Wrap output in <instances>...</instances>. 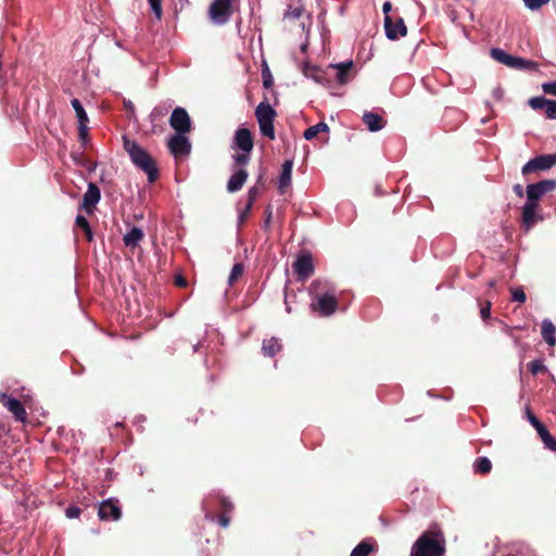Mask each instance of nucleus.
Wrapping results in <instances>:
<instances>
[{"label":"nucleus","instance_id":"obj_1","mask_svg":"<svg viewBox=\"0 0 556 556\" xmlns=\"http://www.w3.org/2000/svg\"><path fill=\"white\" fill-rule=\"evenodd\" d=\"M311 308L321 316H330L338 308L336 288L327 280H315L309 287Z\"/></svg>","mask_w":556,"mask_h":556},{"label":"nucleus","instance_id":"obj_2","mask_svg":"<svg viewBox=\"0 0 556 556\" xmlns=\"http://www.w3.org/2000/svg\"><path fill=\"white\" fill-rule=\"evenodd\" d=\"M556 189V180L547 179L541 180L536 184L527 186V202L522 206V224L526 230L534 225L539 219L536 216V208L539 206L540 199Z\"/></svg>","mask_w":556,"mask_h":556},{"label":"nucleus","instance_id":"obj_3","mask_svg":"<svg viewBox=\"0 0 556 556\" xmlns=\"http://www.w3.org/2000/svg\"><path fill=\"white\" fill-rule=\"evenodd\" d=\"M445 539L437 527L425 531L413 544L410 556H444Z\"/></svg>","mask_w":556,"mask_h":556},{"label":"nucleus","instance_id":"obj_4","mask_svg":"<svg viewBox=\"0 0 556 556\" xmlns=\"http://www.w3.org/2000/svg\"><path fill=\"white\" fill-rule=\"evenodd\" d=\"M124 149L128 153L131 162L142 169L150 182L156 180L159 170L152 156L136 141L124 138Z\"/></svg>","mask_w":556,"mask_h":556},{"label":"nucleus","instance_id":"obj_5","mask_svg":"<svg viewBox=\"0 0 556 556\" xmlns=\"http://www.w3.org/2000/svg\"><path fill=\"white\" fill-rule=\"evenodd\" d=\"M255 116L263 136L275 139L274 119L276 111L268 102H261L255 109Z\"/></svg>","mask_w":556,"mask_h":556},{"label":"nucleus","instance_id":"obj_6","mask_svg":"<svg viewBox=\"0 0 556 556\" xmlns=\"http://www.w3.org/2000/svg\"><path fill=\"white\" fill-rule=\"evenodd\" d=\"M283 22L291 31H299L298 28L307 35L311 31V16L305 14L303 7H290L285 14Z\"/></svg>","mask_w":556,"mask_h":556},{"label":"nucleus","instance_id":"obj_7","mask_svg":"<svg viewBox=\"0 0 556 556\" xmlns=\"http://www.w3.org/2000/svg\"><path fill=\"white\" fill-rule=\"evenodd\" d=\"M491 55L497 62L505 64L511 68L529 70L535 66L534 63L527 61L522 58L510 55L498 48H493L491 50Z\"/></svg>","mask_w":556,"mask_h":556},{"label":"nucleus","instance_id":"obj_8","mask_svg":"<svg viewBox=\"0 0 556 556\" xmlns=\"http://www.w3.org/2000/svg\"><path fill=\"white\" fill-rule=\"evenodd\" d=\"M169 125L177 134H187L191 129V121L187 111L182 108H176L169 118Z\"/></svg>","mask_w":556,"mask_h":556},{"label":"nucleus","instance_id":"obj_9","mask_svg":"<svg viewBox=\"0 0 556 556\" xmlns=\"http://www.w3.org/2000/svg\"><path fill=\"white\" fill-rule=\"evenodd\" d=\"M556 164V154L541 155L530 160L522 166V174L527 175L536 170H545Z\"/></svg>","mask_w":556,"mask_h":556},{"label":"nucleus","instance_id":"obj_10","mask_svg":"<svg viewBox=\"0 0 556 556\" xmlns=\"http://www.w3.org/2000/svg\"><path fill=\"white\" fill-rule=\"evenodd\" d=\"M232 0H214L210 5V16L217 23H225L231 15Z\"/></svg>","mask_w":556,"mask_h":556},{"label":"nucleus","instance_id":"obj_11","mask_svg":"<svg viewBox=\"0 0 556 556\" xmlns=\"http://www.w3.org/2000/svg\"><path fill=\"white\" fill-rule=\"evenodd\" d=\"M168 149L176 157L189 154L191 146L186 134L174 135L168 140Z\"/></svg>","mask_w":556,"mask_h":556},{"label":"nucleus","instance_id":"obj_12","mask_svg":"<svg viewBox=\"0 0 556 556\" xmlns=\"http://www.w3.org/2000/svg\"><path fill=\"white\" fill-rule=\"evenodd\" d=\"M529 105L533 110H543L545 116L549 119H556V101L544 97H534L529 100Z\"/></svg>","mask_w":556,"mask_h":556},{"label":"nucleus","instance_id":"obj_13","mask_svg":"<svg viewBox=\"0 0 556 556\" xmlns=\"http://www.w3.org/2000/svg\"><path fill=\"white\" fill-rule=\"evenodd\" d=\"M293 269L299 279H307L314 271L312 256L309 254L300 255L293 264Z\"/></svg>","mask_w":556,"mask_h":556},{"label":"nucleus","instance_id":"obj_14","mask_svg":"<svg viewBox=\"0 0 556 556\" xmlns=\"http://www.w3.org/2000/svg\"><path fill=\"white\" fill-rule=\"evenodd\" d=\"M0 402L13 414L16 420L22 422L26 420V410L18 400L8 396L5 393H1Z\"/></svg>","mask_w":556,"mask_h":556},{"label":"nucleus","instance_id":"obj_15","mask_svg":"<svg viewBox=\"0 0 556 556\" xmlns=\"http://www.w3.org/2000/svg\"><path fill=\"white\" fill-rule=\"evenodd\" d=\"M98 514L102 520H118L122 515L117 502L113 500L103 501L99 506Z\"/></svg>","mask_w":556,"mask_h":556},{"label":"nucleus","instance_id":"obj_16","mask_svg":"<svg viewBox=\"0 0 556 556\" xmlns=\"http://www.w3.org/2000/svg\"><path fill=\"white\" fill-rule=\"evenodd\" d=\"M235 144L242 152L250 153L253 149L251 131L247 128H239L236 131Z\"/></svg>","mask_w":556,"mask_h":556},{"label":"nucleus","instance_id":"obj_17","mask_svg":"<svg viewBox=\"0 0 556 556\" xmlns=\"http://www.w3.org/2000/svg\"><path fill=\"white\" fill-rule=\"evenodd\" d=\"M247 178L248 172L244 168L236 169L228 180L227 190L229 192H236L240 190L247 181Z\"/></svg>","mask_w":556,"mask_h":556},{"label":"nucleus","instance_id":"obj_18","mask_svg":"<svg viewBox=\"0 0 556 556\" xmlns=\"http://www.w3.org/2000/svg\"><path fill=\"white\" fill-rule=\"evenodd\" d=\"M292 167H293L292 161L288 160L282 164L281 174L279 177V186H278L280 193H285L286 189L289 188L291 185Z\"/></svg>","mask_w":556,"mask_h":556},{"label":"nucleus","instance_id":"obj_19","mask_svg":"<svg viewBox=\"0 0 556 556\" xmlns=\"http://www.w3.org/2000/svg\"><path fill=\"white\" fill-rule=\"evenodd\" d=\"M363 121L370 131H379L386 126V121L382 116L372 112L364 113Z\"/></svg>","mask_w":556,"mask_h":556},{"label":"nucleus","instance_id":"obj_20","mask_svg":"<svg viewBox=\"0 0 556 556\" xmlns=\"http://www.w3.org/2000/svg\"><path fill=\"white\" fill-rule=\"evenodd\" d=\"M100 201V190L94 184H89L84 194L83 205L86 210H90Z\"/></svg>","mask_w":556,"mask_h":556},{"label":"nucleus","instance_id":"obj_21","mask_svg":"<svg viewBox=\"0 0 556 556\" xmlns=\"http://www.w3.org/2000/svg\"><path fill=\"white\" fill-rule=\"evenodd\" d=\"M541 333L544 341L549 345L556 344V327L549 319H544L541 326Z\"/></svg>","mask_w":556,"mask_h":556},{"label":"nucleus","instance_id":"obj_22","mask_svg":"<svg viewBox=\"0 0 556 556\" xmlns=\"http://www.w3.org/2000/svg\"><path fill=\"white\" fill-rule=\"evenodd\" d=\"M142 239L143 232L138 227H132L123 238L125 245L129 248H136Z\"/></svg>","mask_w":556,"mask_h":556},{"label":"nucleus","instance_id":"obj_23","mask_svg":"<svg viewBox=\"0 0 556 556\" xmlns=\"http://www.w3.org/2000/svg\"><path fill=\"white\" fill-rule=\"evenodd\" d=\"M352 65L353 63L351 61L331 65V67L337 71L336 79L341 85L346 84L349 81V71L351 70Z\"/></svg>","mask_w":556,"mask_h":556},{"label":"nucleus","instance_id":"obj_24","mask_svg":"<svg viewBox=\"0 0 556 556\" xmlns=\"http://www.w3.org/2000/svg\"><path fill=\"white\" fill-rule=\"evenodd\" d=\"M301 70L305 77L311 78V79L315 80L316 83H320V84L323 83L324 72L320 68H318L314 65H311L307 62H304L302 64Z\"/></svg>","mask_w":556,"mask_h":556},{"label":"nucleus","instance_id":"obj_25","mask_svg":"<svg viewBox=\"0 0 556 556\" xmlns=\"http://www.w3.org/2000/svg\"><path fill=\"white\" fill-rule=\"evenodd\" d=\"M263 353L266 356H274L281 350V344L276 338H270L263 341Z\"/></svg>","mask_w":556,"mask_h":556},{"label":"nucleus","instance_id":"obj_26","mask_svg":"<svg viewBox=\"0 0 556 556\" xmlns=\"http://www.w3.org/2000/svg\"><path fill=\"white\" fill-rule=\"evenodd\" d=\"M329 131V127L326 123L324 122H319L317 123L316 125L314 126H311L308 127L305 131H304V138L306 140H312L314 139L318 134L320 132H328Z\"/></svg>","mask_w":556,"mask_h":556},{"label":"nucleus","instance_id":"obj_27","mask_svg":"<svg viewBox=\"0 0 556 556\" xmlns=\"http://www.w3.org/2000/svg\"><path fill=\"white\" fill-rule=\"evenodd\" d=\"M392 9L391 2L387 1L382 5V11L384 13V29L386 35H396L393 30V20L392 16L389 15V12Z\"/></svg>","mask_w":556,"mask_h":556},{"label":"nucleus","instance_id":"obj_28","mask_svg":"<svg viewBox=\"0 0 556 556\" xmlns=\"http://www.w3.org/2000/svg\"><path fill=\"white\" fill-rule=\"evenodd\" d=\"M71 104L75 110L78 124H88V115L78 99H72Z\"/></svg>","mask_w":556,"mask_h":556},{"label":"nucleus","instance_id":"obj_29","mask_svg":"<svg viewBox=\"0 0 556 556\" xmlns=\"http://www.w3.org/2000/svg\"><path fill=\"white\" fill-rule=\"evenodd\" d=\"M492 464L488 457H479L473 464V469L479 473H488L491 471Z\"/></svg>","mask_w":556,"mask_h":556},{"label":"nucleus","instance_id":"obj_30","mask_svg":"<svg viewBox=\"0 0 556 556\" xmlns=\"http://www.w3.org/2000/svg\"><path fill=\"white\" fill-rule=\"evenodd\" d=\"M372 549L374 547L369 542L363 541L352 551L350 556H368Z\"/></svg>","mask_w":556,"mask_h":556},{"label":"nucleus","instance_id":"obj_31","mask_svg":"<svg viewBox=\"0 0 556 556\" xmlns=\"http://www.w3.org/2000/svg\"><path fill=\"white\" fill-rule=\"evenodd\" d=\"M76 226L84 230L88 241L92 240V232L89 223L84 216L78 215L76 217Z\"/></svg>","mask_w":556,"mask_h":556},{"label":"nucleus","instance_id":"obj_32","mask_svg":"<svg viewBox=\"0 0 556 556\" xmlns=\"http://www.w3.org/2000/svg\"><path fill=\"white\" fill-rule=\"evenodd\" d=\"M243 270H244V267L242 264H240V263L235 264L231 268V271H230V275L228 278V283L230 286L233 285L238 280V278L242 276Z\"/></svg>","mask_w":556,"mask_h":556},{"label":"nucleus","instance_id":"obj_33","mask_svg":"<svg viewBox=\"0 0 556 556\" xmlns=\"http://www.w3.org/2000/svg\"><path fill=\"white\" fill-rule=\"evenodd\" d=\"M393 30L396 35L407 34V28L402 17H396L395 21H393Z\"/></svg>","mask_w":556,"mask_h":556},{"label":"nucleus","instance_id":"obj_34","mask_svg":"<svg viewBox=\"0 0 556 556\" xmlns=\"http://www.w3.org/2000/svg\"><path fill=\"white\" fill-rule=\"evenodd\" d=\"M152 12L157 18L162 16V0H148Z\"/></svg>","mask_w":556,"mask_h":556},{"label":"nucleus","instance_id":"obj_35","mask_svg":"<svg viewBox=\"0 0 556 556\" xmlns=\"http://www.w3.org/2000/svg\"><path fill=\"white\" fill-rule=\"evenodd\" d=\"M513 300L519 303L526 302V293L522 288H516L511 291Z\"/></svg>","mask_w":556,"mask_h":556},{"label":"nucleus","instance_id":"obj_36","mask_svg":"<svg viewBox=\"0 0 556 556\" xmlns=\"http://www.w3.org/2000/svg\"><path fill=\"white\" fill-rule=\"evenodd\" d=\"M542 90L546 94L556 97V80L542 84Z\"/></svg>","mask_w":556,"mask_h":556},{"label":"nucleus","instance_id":"obj_37","mask_svg":"<svg viewBox=\"0 0 556 556\" xmlns=\"http://www.w3.org/2000/svg\"><path fill=\"white\" fill-rule=\"evenodd\" d=\"M545 445L546 448L556 452V439L547 433V437H544L541 439Z\"/></svg>","mask_w":556,"mask_h":556},{"label":"nucleus","instance_id":"obj_38","mask_svg":"<svg viewBox=\"0 0 556 556\" xmlns=\"http://www.w3.org/2000/svg\"><path fill=\"white\" fill-rule=\"evenodd\" d=\"M250 153L243 152L242 154H237L233 156L236 164L239 166V168H242V166L247 165L250 160Z\"/></svg>","mask_w":556,"mask_h":556},{"label":"nucleus","instance_id":"obj_39","mask_svg":"<svg viewBox=\"0 0 556 556\" xmlns=\"http://www.w3.org/2000/svg\"><path fill=\"white\" fill-rule=\"evenodd\" d=\"M549 0H523L526 7L531 10L540 9L543 4L547 3Z\"/></svg>","mask_w":556,"mask_h":556},{"label":"nucleus","instance_id":"obj_40","mask_svg":"<svg viewBox=\"0 0 556 556\" xmlns=\"http://www.w3.org/2000/svg\"><path fill=\"white\" fill-rule=\"evenodd\" d=\"M78 136L83 143L88 139V124H78Z\"/></svg>","mask_w":556,"mask_h":556},{"label":"nucleus","instance_id":"obj_41","mask_svg":"<svg viewBox=\"0 0 556 556\" xmlns=\"http://www.w3.org/2000/svg\"><path fill=\"white\" fill-rule=\"evenodd\" d=\"M257 195H258V189L256 187H252L248 192L247 203L249 204V206H253Z\"/></svg>","mask_w":556,"mask_h":556},{"label":"nucleus","instance_id":"obj_42","mask_svg":"<svg viewBox=\"0 0 556 556\" xmlns=\"http://www.w3.org/2000/svg\"><path fill=\"white\" fill-rule=\"evenodd\" d=\"M529 368H530V371L533 375H536V374L541 372L542 370H544L545 367L542 364V362L533 361V362L530 363Z\"/></svg>","mask_w":556,"mask_h":556},{"label":"nucleus","instance_id":"obj_43","mask_svg":"<svg viewBox=\"0 0 556 556\" xmlns=\"http://www.w3.org/2000/svg\"><path fill=\"white\" fill-rule=\"evenodd\" d=\"M252 206H249L248 203H245V206L244 208H242L240 212H239V223L242 224L244 223V220L248 218L249 214H250V211H251Z\"/></svg>","mask_w":556,"mask_h":556},{"label":"nucleus","instance_id":"obj_44","mask_svg":"<svg viewBox=\"0 0 556 556\" xmlns=\"http://www.w3.org/2000/svg\"><path fill=\"white\" fill-rule=\"evenodd\" d=\"M80 514V509L77 506H70L66 509V516L68 518H76Z\"/></svg>","mask_w":556,"mask_h":556},{"label":"nucleus","instance_id":"obj_45","mask_svg":"<svg viewBox=\"0 0 556 556\" xmlns=\"http://www.w3.org/2000/svg\"><path fill=\"white\" fill-rule=\"evenodd\" d=\"M527 416H528V420L530 421V424L536 428L538 426H540L542 422L530 412V409L528 408L527 409Z\"/></svg>","mask_w":556,"mask_h":556},{"label":"nucleus","instance_id":"obj_46","mask_svg":"<svg viewBox=\"0 0 556 556\" xmlns=\"http://www.w3.org/2000/svg\"><path fill=\"white\" fill-rule=\"evenodd\" d=\"M490 312H491V304L488 303L485 306L481 307V311H480L481 317L483 319L489 318L490 317Z\"/></svg>","mask_w":556,"mask_h":556},{"label":"nucleus","instance_id":"obj_47","mask_svg":"<svg viewBox=\"0 0 556 556\" xmlns=\"http://www.w3.org/2000/svg\"><path fill=\"white\" fill-rule=\"evenodd\" d=\"M535 430L538 431V434L540 435L541 439L544 437H547L548 430L546 429V427L543 424L538 426L535 428Z\"/></svg>","mask_w":556,"mask_h":556},{"label":"nucleus","instance_id":"obj_48","mask_svg":"<svg viewBox=\"0 0 556 556\" xmlns=\"http://www.w3.org/2000/svg\"><path fill=\"white\" fill-rule=\"evenodd\" d=\"M165 113H166V112H165V111H163L162 109L155 108V109L152 111V113H151V117H152L153 119H155V118H157V117L163 116Z\"/></svg>","mask_w":556,"mask_h":556},{"label":"nucleus","instance_id":"obj_49","mask_svg":"<svg viewBox=\"0 0 556 556\" xmlns=\"http://www.w3.org/2000/svg\"><path fill=\"white\" fill-rule=\"evenodd\" d=\"M218 522H219V525H220L222 527L227 528V527L229 526L230 520H229V518H228V517H226L225 515H222V516H219V518H218Z\"/></svg>","mask_w":556,"mask_h":556},{"label":"nucleus","instance_id":"obj_50","mask_svg":"<svg viewBox=\"0 0 556 556\" xmlns=\"http://www.w3.org/2000/svg\"><path fill=\"white\" fill-rule=\"evenodd\" d=\"M220 505L225 510H230L232 507L231 503L226 498L220 500Z\"/></svg>","mask_w":556,"mask_h":556},{"label":"nucleus","instance_id":"obj_51","mask_svg":"<svg viewBox=\"0 0 556 556\" xmlns=\"http://www.w3.org/2000/svg\"><path fill=\"white\" fill-rule=\"evenodd\" d=\"M514 191L515 193L519 197V198H522L523 197V187L521 185H516L514 187Z\"/></svg>","mask_w":556,"mask_h":556},{"label":"nucleus","instance_id":"obj_52","mask_svg":"<svg viewBox=\"0 0 556 556\" xmlns=\"http://www.w3.org/2000/svg\"><path fill=\"white\" fill-rule=\"evenodd\" d=\"M176 285L179 286V287L185 286L186 285L185 279L182 277H177L176 278Z\"/></svg>","mask_w":556,"mask_h":556},{"label":"nucleus","instance_id":"obj_53","mask_svg":"<svg viewBox=\"0 0 556 556\" xmlns=\"http://www.w3.org/2000/svg\"><path fill=\"white\" fill-rule=\"evenodd\" d=\"M307 45H308V43H307V41H306V42H304V43H301V50H302V52H305V51H306Z\"/></svg>","mask_w":556,"mask_h":556},{"label":"nucleus","instance_id":"obj_54","mask_svg":"<svg viewBox=\"0 0 556 556\" xmlns=\"http://www.w3.org/2000/svg\"><path fill=\"white\" fill-rule=\"evenodd\" d=\"M205 517H206L207 519H211V520H213V519H214L213 515H212V514H210L208 511H206Z\"/></svg>","mask_w":556,"mask_h":556},{"label":"nucleus","instance_id":"obj_55","mask_svg":"<svg viewBox=\"0 0 556 556\" xmlns=\"http://www.w3.org/2000/svg\"><path fill=\"white\" fill-rule=\"evenodd\" d=\"M269 84H270L269 79H264L265 87H269Z\"/></svg>","mask_w":556,"mask_h":556},{"label":"nucleus","instance_id":"obj_56","mask_svg":"<svg viewBox=\"0 0 556 556\" xmlns=\"http://www.w3.org/2000/svg\"><path fill=\"white\" fill-rule=\"evenodd\" d=\"M203 509L207 510V502L206 501L203 502Z\"/></svg>","mask_w":556,"mask_h":556},{"label":"nucleus","instance_id":"obj_57","mask_svg":"<svg viewBox=\"0 0 556 556\" xmlns=\"http://www.w3.org/2000/svg\"><path fill=\"white\" fill-rule=\"evenodd\" d=\"M388 38L393 40V39H396L397 37L392 36V37H388Z\"/></svg>","mask_w":556,"mask_h":556}]
</instances>
